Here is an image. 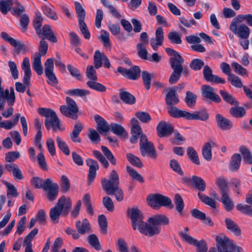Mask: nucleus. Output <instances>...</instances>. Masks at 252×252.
<instances>
[{
    "instance_id": "f257e3e1",
    "label": "nucleus",
    "mask_w": 252,
    "mask_h": 252,
    "mask_svg": "<svg viewBox=\"0 0 252 252\" xmlns=\"http://www.w3.org/2000/svg\"><path fill=\"white\" fill-rule=\"evenodd\" d=\"M128 212H129V217L131 220L132 228L134 230L138 227V230L141 233L150 237L160 233V229L158 226L144 222L143 214L138 208H133L128 210Z\"/></svg>"
},
{
    "instance_id": "f03ea898",
    "label": "nucleus",
    "mask_w": 252,
    "mask_h": 252,
    "mask_svg": "<svg viewBox=\"0 0 252 252\" xmlns=\"http://www.w3.org/2000/svg\"><path fill=\"white\" fill-rule=\"evenodd\" d=\"M103 190L108 195H114L116 200L122 201L124 197V192L120 187L119 177L117 171L113 170L109 175V178H103L101 180Z\"/></svg>"
},
{
    "instance_id": "7ed1b4c3",
    "label": "nucleus",
    "mask_w": 252,
    "mask_h": 252,
    "mask_svg": "<svg viewBox=\"0 0 252 252\" xmlns=\"http://www.w3.org/2000/svg\"><path fill=\"white\" fill-rule=\"evenodd\" d=\"M72 206V202L69 197L62 196L55 206L51 208L49 217L52 222L58 223L61 216L66 217L69 214Z\"/></svg>"
},
{
    "instance_id": "20e7f679",
    "label": "nucleus",
    "mask_w": 252,
    "mask_h": 252,
    "mask_svg": "<svg viewBox=\"0 0 252 252\" xmlns=\"http://www.w3.org/2000/svg\"><path fill=\"white\" fill-rule=\"evenodd\" d=\"M37 111L40 115L46 118L45 126L47 129L52 128L55 132H57V130H64V127L61 126V121L53 110L50 108H39Z\"/></svg>"
},
{
    "instance_id": "39448f33",
    "label": "nucleus",
    "mask_w": 252,
    "mask_h": 252,
    "mask_svg": "<svg viewBox=\"0 0 252 252\" xmlns=\"http://www.w3.org/2000/svg\"><path fill=\"white\" fill-rule=\"evenodd\" d=\"M216 184L220 189L221 195L220 201L223 205L224 208L227 212L232 210L234 207L233 202L229 197V189L227 181L224 178H218Z\"/></svg>"
},
{
    "instance_id": "423d86ee",
    "label": "nucleus",
    "mask_w": 252,
    "mask_h": 252,
    "mask_svg": "<svg viewBox=\"0 0 252 252\" xmlns=\"http://www.w3.org/2000/svg\"><path fill=\"white\" fill-rule=\"evenodd\" d=\"M238 15L234 18L230 24V30L240 38H248L250 34V29L245 24L241 23L243 20Z\"/></svg>"
},
{
    "instance_id": "0eeeda50",
    "label": "nucleus",
    "mask_w": 252,
    "mask_h": 252,
    "mask_svg": "<svg viewBox=\"0 0 252 252\" xmlns=\"http://www.w3.org/2000/svg\"><path fill=\"white\" fill-rule=\"evenodd\" d=\"M147 201L148 205L155 209L162 206L168 207L169 209L174 208L171 199L161 194L156 193L149 195L147 198Z\"/></svg>"
},
{
    "instance_id": "6e6552de",
    "label": "nucleus",
    "mask_w": 252,
    "mask_h": 252,
    "mask_svg": "<svg viewBox=\"0 0 252 252\" xmlns=\"http://www.w3.org/2000/svg\"><path fill=\"white\" fill-rule=\"evenodd\" d=\"M139 148L143 157L148 155L153 159H157L158 155L155 146L151 141L148 140L145 134H143L140 137Z\"/></svg>"
},
{
    "instance_id": "1a4fd4ad",
    "label": "nucleus",
    "mask_w": 252,
    "mask_h": 252,
    "mask_svg": "<svg viewBox=\"0 0 252 252\" xmlns=\"http://www.w3.org/2000/svg\"><path fill=\"white\" fill-rule=\"evenodd\" d=\"M66 103L67 105H62L60 107L61 113L65 117L76 120L78 118L77 113L78 112V108L75 101L70 97H66Z\"/></svg>"
},
{
    "instance_id": "9d476101",
    "label": "nucleus",
    "mask_w": 252,
    "mask_h": 252,
    "mask_svg": "<svg viewBox=\"0 0 252 252\" xmlns=\"http://www.w3.org/2000/svg\"><path fill=\"white\" fill-rule=\"evenodd\" d=\"M218 252H233L236 248L227 237L217 236L215 238Z\"/></svg>"
},
{
    "instance_id": "9b49d317",
    "label": "nucleus",
    "mask_w": 252,
    "mask_h": 252,
    "mask_svg": "<svg viewBox=\"0 0 252 252\" xmlns=\"http://www.w3.org/2000/svg\"><path fill=\"white\" fill-rule=\"evenodd\" d=\"M179 234L184 241L196 246L197 247V252H207L208 248L207 244L204 240L198 241L189 234L183 232H179Z\"/></svg>"
},
{
    "instance_id": "f8f14e48",
    "label": "nucleus",
    "mask_w": 252,
    "mask_h": 252,
    "mask_svg": "<svg viewBox=\"0 0 252 252\" xmlns=\"http://www.w3.org/2000/svg\"><path fill=\"white\" fill-rule=\"evenodd\" d=\"M43 189L46 192V198L48 201L52 202L56 199L59 187L57 183H53L51 179H47L46 186Z\"/></svg>"
},
{
    "instance_id": "ddd939ff",
    "label": "nucleus",
    "mask_w": 252,
    "mask_h": 252,
    "mask_svg": "<svg viewBox=\"0 0 252 252\" xmlns=\"http://www.w3.org/2000/svg\"><path fill=\"white\" fill-rule=\"evenodd\" d=\"M45 74L49 80L48 83L52 86L58 83V80L54 73V60L53 58L48 59L44 63Z\"/></svg>"
},
{
    "instance_id": "4468645a",
    "label": "nucleus",
    "mask_w": 252,
    "mask_h": 252,
    "mask_svg": "<svg viewBox=\"0 0 252 252\" xmlns=\"http://www.w3.org/2000/svg\"><path fill=\"white\" fill-rule=\"evenodd\" d=\"M201 90L202 96L204 98L215 103H219L221 102V98L215 93V89L211 86L208 85H202Z\"/></svg>"
},
{
    "instance_id": "2eb2a0df",
    "label": "nucleus",
    "mask_w": 252,
    "mask_h": 252,
    "mask_svg": "<svg viewBox=\"0 0 252 252\" xmlns=\"http://www.w3.org/2000/svg\"><path fill=\"white\" fill-rule=\"evenodd\" d=\"M117 70L124 77L131 80H136L140 76L141 70L139 67L136 65L133 66L129 69H126L122 66H119Z\"/></svg>"
},
{
    "instance_id": "dca6fc26",
    "label": "nucleus",
    "mask_w": 252,
    "mask_h": 252,
    "mask_svg": "<svg viewBox=\"0 0 252 252\" xmlns=\"http://www.w3.org/2000/svg\"><path fill=\"white\" fill-rule=\"evenodd\" d=\"M157 134L159 137H169L174 132L172 124L165 121H160L157 126Z\"/></svg>"
},
{
    "instance_id": "f3484780",
    "label": "nucleus",
    "mask_w": 252,
    "mask_h": 252,
    "mask_svg": "<svg viewBox=\"0 0 252 252\" xmlns=\"http://www.w3.org/2000/svg\"><path fill=\"white\" fill-rule=\"evenodd\" d=\"M131 132L132 136L130 138V141L131 143L134 144L137 142L138 139L140 138L143 133L142 129L139 125L138 121L135 118L131 120Z\"/></svg>"
},
{
    "instance_id": "a211bd4d",
    "label": "nucleus",
    "mask_w": 252,
    "mask_h": 252,
    "mask_svg": "<svg viewBox=\"0 0 252 252\" xmlns=\"http://www.w3.org/2000/svg\"><path fill=\"white\" fill-rule=\"evenodd\" d=\"M86 161V164L89 167L88 175V184L90 185L96 177V172L99 169V165L96 160L91 158L87 159Z\"/></svg>"
},
{
    "instance_id": "6ab92c4d",
    "label": "nucleus",
    "mask_w": 252,
    "mask_h": 252,
    "mask_svg": "<svg viewBox=\"0 0 252 252\" xmlns=\"http://www.w3.org/2000/svg\"><path fill=\"white\" fill-rule=\"evenodd\" d=\"M203 76L207 82H213L215 84H225L226 82L224 79L213 74L211 68L207 65L204 67Z\"/></svg>"
},
{
    "instance_id": "aec40b11",
    "label": "nucleus",
    "mask_w": 252,
    "mask_h": 252,
    "mask_svg": "<svg viewBox=\"0 0 252 252\" xmlns=\"http://www.w3.org/2000/svg\"><path fill=\"white\" fill-rule=\"evenodd\" d=\"M36 34L41 39L42 38H45V39H47L53 43H56L58 41L53 30L49 25H44L40 29L39 33Z\"/></svg>"
},
{
    "instance_id": "412c9836",
    "label": "nucleus",
    "mask_w": 252,
    "mask_h": 252,
    "mask_svg": "<svg viewBox=\"0 0 252 252\" xmlns=\"http://www.w3.org/2000/svg\"><path fill=\"white\" fill-rule=\"evenodd\" d=\"M75 227L79 235H84L92 232L91 225L87 219H84L81 222L80 220L75 222Z\"/></svg>"
},
{
    "instance_id": "4be33fe9",
    "label": "nucleus",
    "mask_w": 252,
    "mask_h": 252,
    "mask_svg": "<svg viewBox=\"0 0 252 252\" xmlns=\"http://www.w3.org/2000/svg\"><path fill=\"white\" fill-rule=\"evenodd\" d=\"M183 63L170 64L173 70V72L169 78V82L170 84H175L179 80L183 71Z\"/></svg>"
},
{
    "instance_id": "5701e85b",
    "label": "nucleus",
    "mask_w": 252,
    "mask_h": 252,
    "mask_svg": "<svg viewBox=\"0 0 252 252\" xmlns=\"http://www.w3.org/2000/svg\"><path fill=\"white\" fill-rule=\"evenodd\" d=\"M164 40V33L161 27H158L156 31V38H152L150 40V44L155 51H157L158 46L163 44Z\"/></svg>"
},
{
    "instance_id": "b1692460",
    "label": "nucleus",
    "mask_w": 252,
    "mask_h": 252,
    "mask_svg": "<svg viewBox=\"0 0 252 252\" xmlns=\"http://www.w3.org/2000/svg\"><path fill=\"white\" fill-rule=\"evenodd\" d=\"M0 98L6 100L9 106H13L15 101L14 88L12 87L10 88V93L8 89L4 90L3 88L0 89Z\"/></svg>"
},
{
    "instance_id": "393cba45",
    "label": "nucleus",
    "mask_w": 252,
    "mask_h": 252,
    "mask_svg": "<svg viewBox=\"0 0 252 252\" xmlns=\"http://www.w3.org/2000/svg\"><path fill=\"white\" fill-rule=\"evenodd\" d=\"M21 67L24 72L23 81L26 85L29 86L31 77L32 75V71L30 68L29 59L28 57H25L22 63Z\"/></svg>"
},
{
    "instance_id": "a878e982",
    "label": "nucleus",
    "mask_w": 252,
    "mask_h": 252,
    "mask_svg": "<svg viewBox=\"0 0 252 252\" xmlns=\"http://www.w3.org/2000/svg\"><path fill=\"white\" fill-rule=\"evenodd\" d=\"M218 126L222 130H229L233 127L232 122L220 114L216 115Z\"/></svg>"
},
{
    "instance_id": "bb28decb",
    "label": "nucleus",
    "mask_w": 252,
    "mask_h": 252,
    "mask_svg": "<svg viewBox=\"0 0 252 252\" xmlns=\"http://www.w3.org/2000/svg\"><path fill=\"white\" fill-rule=\"evenodd\" d=\"M149 223L153 225H166L169 223V220L165 215L159 214L153 216L148 219Z\"/></svg>"
},
{
    "instance_id": "cd10ccee",
    "label": "nucleus",
    "mask_w": 252,
    "mask_h": 252,
    "mask_svg": "<svg viewBox=\"0 0 252 252\" xmlns=\"http://www.w3.org/2000/svg\"><path fill=\"white\" fill-rule=\"evenodd\" d=\"M165 102L168 106L175 105L179 101V98L175 88H170L165 96Z\"/></svg>"
},
{
    "instance_id": "c85d7f7f",
    "label": "nucleus",
    "mask_w": 252,
    "mask_h": 252,
    "mask_svg": "<svg viewBox=\"0 0 252 252\" xmlns=\"http://www.w3.org/2000/svg\"><path fill=\"white\" fill-rule=\"evenodd\" d=\"M94 119L97 123L96 129L100 133L107 132L109 131L110 129L109 125L102 117L98 115H95L94 116Z\"/></svg>"
},
{
    "instance_id": "c756f323",
    "label": "nucleus",
    "mask_w": 252,
    "mask_h": 252,
    "mask_svg": "<svg viewBox=\"0 0 252 252\" xmlns=\"http://www.w3.org/2000/svg\"><path fill=\"white\" fill-rule=\"evenodd\" d=\"M225 224L227 229L237 236L241 235V230L238 224L229 218H225Z\"/></svg>"
},
{
    "instance_id": "7c9ffc66",
    "label": "nucleus",
    "mask_w": 252,
    "mask_h": 252,
    "mask_svg": "<svg viewBox=\"0 0 252 252\" xmlns=\"http://www.w3.org/2000/svg\"><path fill=\"white\" fill-rule=\"evenodd\" d=\"M168 114L172 117L175 118H183L188 120L189 112L181 110L174 105L167 107Z\"/></svg>"
},
{
    "instance_id": "2f4dec72",
    "label": "nucleus",
    "mask_w": 252,
    "mask_h": 252,
    "mask_svg": "<svg viewBox=\"0 0 252 252\" xmlns=\"http://www.w3.org/2000/svg\"><path fill=\"white\" fill-rule=\"evenodd\" d=\"M167 54L171 56L169 59L170 64L184 63V60L183 57L175 50L170 48L165 49Z\"/></svg>"
},
{
    "instance_id": "473e14b6",
    "label": "nucleus",
    "mask_w": 252,
    "mask_h": 252,
    "mask_svg": "<svg viewBox=\"0 0 252 252\" xmlns=\"http://www.w3.org/2000/svg\"><path fill=\"white\" fill-rule=\"evenodd\" d=\"M0 35L3 39L7 41L14 47L17 48L19 51L25 49V46L22 42L20 41H16L13 38L9 36L6 32H1Z\"/></svg>"
},
{
    "instance_id": "72a5a7b5",
    "label": "nucleus",
    "mask_w": 252,
    "mask_h": 252,
    "mask_svg": "<svg viewBox=\"0 0 252 252\" xmlns=\"http://www.w3.org/2000/svg\"><path fill=\"white\" fill-rule=\"evenodd\" d=\"M242 161V157L239 154H234L231 157L228 167L232 172L237 171L240 167Z\"/></svg>"
},
{
    "instance_id": "f704fd0d",
    "label": "nucleus",
    "mask_w": 252,
    "mask_h": 252,
    "mask_svg": "<svg viewBox=\"0 0 252 252\" xmlns=\"http://www.w3.org/2000/svg\"><path fill=\"white\" fill-rule=\"evenodd\" d=\"M209 118V114L206 109L196 111L193 113L189 112L188 120H199L202 121H206Z\"/></svg>"
},
{
    "instance_id": "c9c22d12",
    "label": "nucleus",
    "mask_w": 252,
    "mask_h": 252,
    "mask_svg": "<svg viewBox=\"0 0 252 252\" xmlns=\"http://www.w3.org/2000/svg\"><path fill=\"white\" fill-rule=\"evenodd\" d=\"M83 127V124L80 122L77 123L74 125L72 131L69 134L70 139L73 142L76 143H80L81 142V138L79 137V135Z\"/></svg>"
},
{
    "instance_id": "e433bc0d",
    "label": "nucleus",
    "mask_w": 252,
    "mask_h": 252,
    "mask_svg": "<svg viewBox=\"0 0 252 252\" xmlns=\"http://www.w3.org/2000/svg\"><path fill=\"white\" fill-rule=\"evenodd\" d=\"M119 95L121 99L126 104L132 105L136 102L135 96L123 89L120 90Z\"/></svg>"
},
{
    "instance_id": "4c0bfd02",
    "label": "nucleus",
    "mask_w": 252,
    "mask_h": 252,
    "mask_svg": "<svg viewBox=\"0 0 252 252\" xmlns=\"http://www.w3.org/2000/svg\"><path fill=\"white\" fill-rule=\"evenodd\" d=\"M110 127L111 131L115 134L123 138H127L128 133L125 128L121 125L116 123H112L111 124Z\"/></svg>"
},
{
    "instance_id": "58836bf2",
    "label": "nucleus",
    "mask_w": 252,
    "mask_h": 252,
    "mask_svg": "<svg viewBox=\"0 0 252 252\" xmlns=\"http://www.w3.org/2000/svg\"><path fill=\"white\" fill-rule=\"evenodd\" d=\"M219 93L222 97L223 100L226 103L236 106L239 104V102L230 93L224 90H220Z\"/></svg>"
},
{
    "instance_id": "ea45409f",
    "label": "nucleus",
    "mask_w": 252,
    "mask_h": 252,
    "mask_svg": "<svg viewBox=\"0 0 252 252\" xmlns=\"http://www.w3.org/2000/svg\"><path fill=\"white\" fill-rule=\"evenodd\" d=\"M32 67L38 75H40L43 74V67L41 63V55L39 53H35L34 54Z\"/></svg>"
},
{
    "instance_id": "a19ab883",
    "label": "nucleus",
    "mask_w": 252,
    "mask_h": 252,
    "mask_svg": "<svg viewBox=\"0 0 252 252\" xmlns=\"http://www.w3.org/2000/svg\"><path fill=\"white\" fill-rule=\"evenodd\" d=\"M191 185L194 188L200 191H204L206 189V183L201 177L193 176L192 177Z\"/></svg>"
},
{
    "instance_id": "79ce46f5",
    "label": "nucleus",
    "mask_w": 252,
    "mask_h": 252,
    "mask_svg": "<svg viewBox=\"0 0 252 252\" xmlns=\"http://www.w3.org/2000/svg\"><path fill=\"white\" fill-rule=\"evenodd\" d=\"M239 152L243 156L244 161L247 164H252V155L249 149L245 146H241Z\"/></svg>"
},
{
    "instance_id": "37998d69",
    "label": "nucleus",
    "mask_w": 252,
    "mask_h": 252,
    "mask_svg": "<svg viewBox=\"0 0 252 252\" xmlns=\"http://www.w3.org/2000/svg\"><path fill=\"white\" fill-rule=\"evenodd\" d=\"M197 97L195 94L191 92L187 91L185 98V102L189 107L193 108L196 104Z\"/></svg>"
},
{
    "instance_id": "c03bdc74",
    "label": "nucleus",
    "mask_w": 252,
    "mask_h": 252,
    "mask_svg": "<svg viewBox=\"0 0 252 252\" xmlns=\"http://www.w3.org/2000/svg\"><path fill=\"white\" fill-rule=\"evenodd\" d=\"M89 243L91 246L97 251L101 250L102 247L99 243L98 237L95 234H90L87 238Z\"/></svg>"
},
{
    "instance_id": "a18cd8bd",
    "label": "nucleus",
    "mask_w": 252,
    "mask_h": 252,
    "mask_svg": "<svg viewBox=\"0 0 252 252\" xmlns=\"http://www.w3.org/2000/svg\"><path fill=\"white\" fill-rule=\"evenodd\" d=\"M13 0H0V11L4 15H6L11 9Z\"/></svg>"
},
{
    "instance_id": "49530a36",
    "label": "nucleus",
    "mask_w": 252,
    "mask_h": 252,
    "mask_svg": "<svg viewBox=\"0 0 252 252\" xmlns=\"http://www.w3.org/2000/svg\"><path fill=\"white\" fill-rule=\"evenodd\" d=\"M174 202L175 205L176 210L178 213L182 214L184 208V202L179 194L176 193L175 194Z\"/></svg>"
},
{
    "instance_id": "de8ad7c7",
    "label": "nucleus",
    "mask_w": 252,
    "mask_h": 252,
    "mask_svg": "<svg viewBox=\"0 0 252 252\" xmlns=\"http://www.w3.org/2000/svg\"><path fill=\"white\" fill-rule=\"evenodd\" d=\"M187 155L189 158L193 163L196 165L200 164L198 154L193 147H189L187 148Z\"/></svg>"
},
{
    "instance_id": "09e8293b",
    "label": "nucleus",
    "mask_w": 252,
    "mask_h": 252,
    "mask_svg": "<svg viewBox=\"0 0 252 252\" xmlns=\"http://www.w3.org/2000/svg\"><path fill=\"white\" fill-rule=\"evenodd\" d=\"M96 81H88L87 85L91 89L99 92H105L106 88L102 84L96 82Z\"/></svg>"
},
{
    "instance_id": "8fccbe9b",
    "label": "nucleus",
    "mask_w": 252,
    "mask_h": 252,
    "mask_svg": "<svg viewBox=\"0 0 252 252\" xmlns=\"http://www.w3.org/2000/svg\"><path fill=\"white\" fill-rule=\"evenodd\" d=\"M198 196L204 203L210 206L212 208L215 209L216 208V201L212 198L200 192L198 193Z\"/></svg>"
},
{
    "instance_id": "3c124183",
    "label": "nucleus",
    "mask_w": 252,
    "mask_h": 252,
    "mask_svg": "<svg viewBox=\"0 0 252 252\" xmlns=\"http://www.w3.org/2000/svg\"><path fill=\"white\" fill-rule=\"evenodd\" d=\"M126 171L128 173L130 177L134 180L137 181L140 183H143L144 182L143 177L134 169L132 168L130 166H127L126 167Z\"/></svg>"
},
{
    "instance_id": "603ef678",
    "label": "nucleus",
    "mask_w": 252,
    "mask_h": 252,
    "mask_svg": "<svg viewBox=\"0 0 252 252\" xmlns=\"http://www.w3.org/2000/svg\"><path fill=\"white\" fill-rule=\"evenodd\" d=\"M56 140L60 150L65 155H69L70 154V150L66 142L63 140L59 136H57Z\"/></svg>"
},
{
    "instance_id": "864d4df0",
    "label": "nucleus",
    "mask_w": 252,
    "mask_h": 252,
    "mask_svg": "<svg viewBox=\"0 0 252 252\" xmlns=\"http://www.w3.org/2000/svg\"><path fill=\"white\" fill-rule=\"evenodd\" d=\"M231 116L235 118H242L246 114L245 109L242 107H231L229 110Z\"/></svg>"
},
{
    "instance_id": "5fc2aeb1",
    "label": "nucleus",
    "mask_w": 252,
    "mask_h": 252,
    "mask_svg": "<svg viewBox=\"0 0 252 252\" xmlns=\"http://www.w3.org/2000/svg\"><path fill=\"white\" fill-rule=\"evenodd\" d=\"M126 158L132 165L139 168H142L143 166V164L140 158L134 155L128 153L126 155Z\"/></svg>"
},
{
    "instance_id": "6e6d98bb",
    "label": "nucleus",
    "mask_w": 252,
    "mask_h": 252,
    "mask_svg": "<svg viewBox=\"0 0 252 252\" xmlns=\"http://www.w3.org/2000/svg\"><path fill=\"white\" fill-rule=\"evenodd\" d=\"M46 183L47 179L46 180H44L38 177H33L31 181L32 185L35 189H44L46 186Z\"/></svg>"
},
{
    "instance_id": "4d7b16f0",
    "label": "nucleus",
    "mask_w": 252,
    "mask_h": 252,
    "mask_svg": "<svg viewBox=\"0 0 252 252\" xmlns=\"http://www.w3.org/2000/svg\"><path fill=\"white\" fill-rule=\"evenodd\" d=\"M202 154L203 158L207 161H210L212 159V150L211 146L209 142L205 143L202 147Z\"/></svg>"
},
{
    "instance_id": "13d9d810",
    "label": "nucleus",
    "mask_w": 252,
    "mask_h": 252,
    "mask_svg": "<svg viewBox=\"0 0 252 252\" xmlns=\"http://www.w3.org/2000/svg\"><path fill=\"white\" fill-rule=\"evenodd\" d=\"M167 37L172 43L180 44L182 42L181 35L177 32L173 31L169 32Z\"/></svg>"
},
{
    "instance_id": "bf43d9fd",
    "label": "nucleus",
    "mask_w": 252,
    "mask_h": 252,
    "mask_svg": "<svg viewBox=\"0 0 252 252\" xmlns=\"http://www.w3.org/2000/svg\"><path fill=\"white\" fill-rule=\"evenodd\" d=\"M101 149L104 155L110 162L114 165H116L117 164L116 159L109 149L104 146H102Z\"/></svg>"
},
{
    "instance_id": "052dcab7",
    "label": "nucleus",
    "mask_w": 252,
    "mask_h": 252,
    "mask_svg": "<svg viewBox=\"0 0 252 252\" xmlns=\"http://www.w3.org/2000/svg\"><path fill=\"white\" fill-rule=\"evenodd\" d=\"M103 60V53L97 50L95 51L94 57V67L98 69L102 66Z\"/></svg>"
},
{
    "instance_id": "680f3d73",
    "label": "nucleus",
    "mask_w": 252,
    "mask_h": 252,
    "mask_svg": "<svg viewBox=\"0 0 252 252\" xmlns=\"http://www.w3.org/2000/svg\"><path fill=\"white\" fill-rule=\"evenodd\" d=\"M66 94L70 95L83 97L89 95L90 92L85 89H75L68 90Z\"/></svg>"
},
{
    "instance_id": "e2e57ef3",
    "label": "nucleus",
    "mask_w": 252,
    "mask_h": 252,
    "mask_svg": "<svg viewBox=\"0 0 252 252\" xmlns=\"http://www.w3.org/2000/svg\"><path fill=\"white\" fill-rule=\"evenodd\" d=\"M93 155L96 158L99 162L102 164V166L107 168L109 166V163L105 157L102 154V153L97 150H94L93 151Z\"/></svg>"
},
{
    "instance_id": "0e129e2a",
    "label": "nucleus",
    "mask_w": 252,
    "mask_h": 252,
    "mask_svg": "<svg viewBox=\"0 0 252 252\" xmlns=\"http://www.w3.org/2000/svg\"><path fill=\"white\" fill-rule=\"evenodd\" d=\"M98 221L101 233L106 234L107 231V221L106 218L104 215H99L98 218Z\"/></svg>"
},
{
    "instance_id": "69168bd1",
    "label": "nucleus",
    "mask_w": 252,
    "mask_h": 252,
    "mask_svg": "<svg viewBox=\"0 0 252 252\" xmlns=\"http://www.w3.org/2000/svg\"><path fill=\"white\" fill-rule=\"evenodd\" d=\"M227 79L232 86L236 88H240L244 86L241 79L233 74H229L227 77Z\"/></svg>"
},
{
    "instance_id": "338daca9",
    "label": "nucleus",
    "mask_w": 252,
    "mask_h": 252,
    "mask_svg": "<svg viewBox=\"0 0 252 252\" xmlns=\"http://www.w3.org/2000/svg\"><path fill=\"white\" fill-rule=\"evenodd\" d=\"M74 6L78 20L85 19L86 12L81 3L78 1H75Z\"/></svg>"
},
{
    "instance_id": "774afa93",
    "label": "nucleus",
    "mask_w": 252,
    "mask_h": 252,
    "mask_svg": "<svg viewBox=\"0 0 252 252\" xmlns=\"http://www.w3.org/2000/svg\"><path fill=\"white\" fill-rule=\"evenodd\" d=\"M135 116L143 123H148L151 120L150 114L146 112L138 111L136 112Z\"/></svg>"
}]
</instances>
